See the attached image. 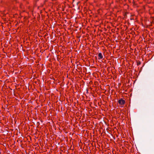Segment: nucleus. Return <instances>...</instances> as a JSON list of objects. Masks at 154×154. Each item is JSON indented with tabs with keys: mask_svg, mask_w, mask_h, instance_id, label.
<instances>
[{
	"mask_svg": "<svg viewBox=\"0 0 154 154\" xmlns=\"http://www.w3.org/2000/svg\"><path fill=\"white\" fill-rule=\"evenodd\" d=\"M118 102L119 104L121 105H123L125 103V101L124 100L121 99L119 100Z\"/></svg>",
	"mask_w": 154,
	"mask_h": 154,
	"instance_id": "obj_1",
	"label": "nucleus"
},
{
	"mask_svg": "<svg viewBox=\"0 0 154 154\" xmlns=\"http://www.w3.org/2000/svg\"><path fill=\"white\" fill-rule=\"evenodd\" d=\"M98 57H99V58L100 59H102L103 58V56L102 55V54L101 53H99L98 54Z\"/></svg>",
	"mask_w": 154,
	"mask_h": 154,
	"instance_id": "obj_2",
	"label": "nucleus"
}]
</instances>
